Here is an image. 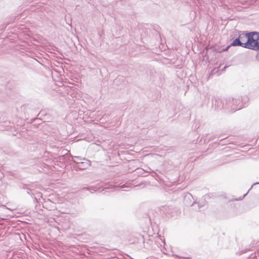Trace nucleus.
<instances>
[{
    "mask_svg": "<svg viewBox=\"0 0 259 259\" xmlns=\"http://www.w3.org/2000/svg\"><path fill=\"white\" fill-rule=\"evenodd\" d=\"M247 36L248 39L246 40V49L255 51L259 50V32H248Z\"/></svg>",
    "mask_w": 259,
    "mask_h": 259,
    "instance_id": "nucleus-1",
    "label": "nucleus"
},
{
    "mask_svg": "<svg viewBox=\"0 0 259 259\" xmlns=\"http://www.w3.org/2000/svg\"><path fill=\"white\" fill-rule=\"evenodd\" d=\"M240 99L237 98H227V110L231 112H234L236 111L240 110L242 108V106L240 105Z\"/></svg>",
    "mask_w": 259,
    "mask_h": 259,
    "instance_id": "nucleus-2",
    "label": "nucleus"
},
{
    "mask_svg": "<svg viewBox=\"0 0 259 259\" xmlns=\"http://www.w3.org/2000/svg\"><path fill=\"white\" fill-rule=\"evenodd\" d=\"M227 98H216L213 96L211 98V107L218 110L227 109Z\"/></svg>",
    "mask_w": 259,
    "mask_h": 259,
    "instance_id": "nucleus-3",
    "label": "nucleus"
},
{
    "mask_svg": "<svg viewBox=\"0 0 259 259\" xmlns=\"http://www.w3.org/2000/svg\"><path fill=\"white\" fill-rule=\"evenodd\" d=\"M83 161L79 162L72 159V161L74 163L72 167L76 170H84L88 168L91 165V161L85 158L83 159Z\"/></svg>",
    "mask_w": 259,
    "mask_h": 259,
    "instance_id": "nucleus-4",
    "label": "nucleus"
},
{
    "mask_svg": "<svg viewBox=\"0 0 259 259\" xmlns=\"http://www.w3.org/2000/svg\"><path fill=\"white\" fill-rule=\"evenodd\" d=\"M158 211L161 214H163L165 215L167 217H173L172 212H173V208L168 205H165L160 206L158 208Z\"/></svg>",
    "mask_w": 259,
    "mask_h": 259,
    "instance_id": "nucleus-5",
    "label": "nucleus"
},
{
    "mask_svg": "<svg viewBox=\"0 0 259 259\" xmlns=\"http://www.w3.org/2000/svg\"><path fill=\"white\" fill-rule=\"evenodd\" d=\"M241 37H237L234 39L232 42L231 43V46L232 47H241L246 49V41L245 42H243L242 41H240Z\"/></svg>",
    "mask_w": 259,
    "mask_h": 259,
    "instance_id": "nucleus-6",
    "label": "nucleus"
},
{
    "mask_svg": "<svg viewBox=\"0 0 259 259\" xmlns=\"http://www.w3.org/2000/svg\"><path fill=\"white\" fill-rule=\"evenodd\" d=\"M240 99L241 105L242 106V108L246 107L247 106V103L249 101L248 97L245 95L242 97H239Z\"/></svg>",
    "mask_w": 259,
    "mask_h": 259,
    "instance_id": "nucleus-7",
    "label": "nucleus"
},
{
    "mask_svg": "<svg viewBox=\"0 0 259 259\" xmlns=\"http://www.w3.org/2000/svg\"><path fill=\"white\" fill-rule=\"evenodd\" d=\"M107 185H108L107 183H105V187L102 189V191H104L106 189H116V188L119 189V188H123L125 187V185H122L120 186H114V185H110V184L108 186H107Z\"/></svg>",
    "mask_w": 259,
    "mask_h": 259,
    "instance_id": "nucleus-8",
    "label": "nucleus"
},
{
    "mask_svg": "<svg viewBox=\"0 0 259 259\" xmlns=\"http://www.w3.org/2000/svg\"><path fill=\"white\" fill-rule=\"evenodd\" d=\"M248 32L244 33V32H242L241 34H240L238 37H241L240 41H242V42H244L245 41V39H248V36H247Z\"/></svg>",
    "mask_w": 259,
    "mask_h": 259,
    "instance_id": "nucleus-9",
    "label": "nucleus"
},
{
    "mask_svg": "<svg viewBox=\"0 0 259 259\" xmlns=\"http://www.w3.org/2000/svg\"><path fill=\"white\" fill-rule=\"evenodd\" d=\"M99 189V188H98L97 186H91V187H83L81 189V191H84V190H87V191H96V190Z\"/></svg>",
    "mask_w": 259,
    "mask_h": 259,
    "instance_id": "nucleus-10",
    "label": "nucleus"
},
{
    "mask_svg": "<svg viewBox=\"0 0 259 259\" xmlns=\"http://www.w3.org/2000/svg\"><path fill=\"white\" fill-rule=\"evenodd\" d=\"M71 157H72V158H75V160L77 161H79V162H82L81 161L83 160V158H82L80 156H71Z\"/></svg>",
    "mask_w": 259,
    "mask_h": 259,
    "instance_id": "nucleus-11",
    "label": "nucleus"
},
{
    "mask_svg": "<svg viewBox=\"0 0 259 259\" xmlns=\"http://www.w3.org/2000/svg\"><path fill=\"white\" fill-rule=\"evenodd\" d=\"M247 251H249V249H242L240 251L237 252V254L238 255H241L243 254L244 253H245Z\"/></svg>",
    "mask_w": 259,
    "mask_h": 259,
    "instance_id": "nucleus-12",
    "label": "nucleus"
},
{
    "mask_svg": "<svg viewBox=\"0 0 259 259\" xmlns=\"http://www.w3.org/2000/svg\"><path fill=\"white\" fill-rule=\"evenodd\" d=\"M23 188L25 189H27V193L30 195V194H31L30 192L31 191L30 189L27 188V186L26 185H23Z\"/></svg>",
    "mask_w": 259,
    "mask_h": 259,
    "instance_id": "nucleus-13",
    "label": "nucleus"
},
{
    "mask_svg": "<svg viewBox=\"0 0 259 259\" xmlns=\"http://www.w3.org/2000/svg\"><path fill=\"white\" fill-rule=\"evenodd\" d=\"M192 198V196L191 194L188 193L185 197V201H186L187 199H191Z\"/></svg>",
    "mask_w": 259,
    "mask_h": 259,
    "instance_id": "nucleus-14",
    "label": "nucleus"
},
{
    "mask_svg": "<svg viewBox=\"0 0 259 259\" xmlns=\"http://www.w3.org/2000/svg\"><path fill=\"white\" fill-rule=\"evenodd\" d=\"M251 189H249L248 190V191H247V192L246 193H245V194H244V195L242 196V197H240L238 199H236V200H242L246 195L248 193L249 191L251 190Z\"/></svg>",
    "mask_w": 259,
    "mask_h": 259,
    "instance_id": "nucleus-15",
    "label": "nucleus"
},
{
    "mask_svg": "<svg viewBox=\"0 0 259 259\" xmlns=\"http://www.w3.org/2000/svg\"><path fill=\"white\" fill-rule=\"evenodd\" d=\"M231 47H232V46H231V44H230L229 45L227 46L225 49H224L222 51V52H226V51H227L229 50V49Z\"/></svg>",
    "mask_w": 259,
    "mask_h": 259,
    "instance_id": "nucleus-16",
    "label": "nucleus"
},
{
    "mask_svg": "<svg viewBox=\"0 0 259 259\" xmlns=\"http://www.w3.org/2000/svg\"><path fill=\"white\" fill-rule=\"evenodd\" d=\"M257 184H259V182H256V183H253V184L251 185V187H250V189H252V187H253V186H254V185H257Z\"/></svg>",
    "mask_w": 259,
    "mask_h": 259,
    "instance_id": "nucleus-17",
    "label": "nucleus"
},
{
    "mask_svg": "<svg viewBox=\"0 0 259 259\" xmlns=\"http://www.w3.org/2000/svg\"><path fill=\"white\" fill-rule=\"evenodd\" d=\"M210 95L208 94H206V98H208V99L210 98Z\"/></svg>",
    "mask_w": 259,
    "mask_h": 259,
    "instance_id": "nucleus-18",
    "label": "nucleus"
},
{
    "mask_svg": "<svg viewBox=\"0 0 259 259\" xmlns=\"http://www.w3.org/2000/svg\"><path fill=\"white\" fill-rule=\"evenodd\" d=\"M198 208H200L202 207V205H200V204H198Z\"/></svg>",
    "mask_w": 259,
    "mask_h": 259,
    "instance_id": "nucleus-19",
    "label": "nucleus"
},
{
    "mask_svg": "<svg viewBox=\"0 0 259 259\" xmlns=\"http://www.w3.org/2000/svg\"><path fill=\"white\" fill-rule=\"evenodd\" d=\"M157 176V175L155 172H153V176Z\"/></svg>",
    "mask_w": 259,
    "mask_h": 259,
    "instance_id": "nucleus-20",
    "label": "nucleus"
},
{
    "mask_svg": "<svg viewBox=\"0 0 259 259\" xmlns=\"http://www.w3.org/2000/svg\"><path fill=\"white\" fill-rule=\"evenodd\" d=\"M195 203V202H193L191 205H193Z\"/></svg>",
    "mask_w": 259,
    "mask_h": 259,
    "instance_id": "nucleus-21",
    "label": "nucleus"
},
{
    "mask_svg": "<svg viewBox=\"0 0 259 259\" xmlns=\"http://www.w3.org/2000/svg\"><path fill=\"white\" fill-rule=\"evenodd\" d=\"M187 259H189L190 257H186Z\"/></svg>",
    "mask_w": 259,
    "mask_h": 259,
    "instance_id": "nucleus-22",
    "label": "nucleus"
}]
</instances>
